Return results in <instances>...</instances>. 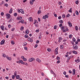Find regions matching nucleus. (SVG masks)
Listing matches in <instances>:
<instances>
[{
	"mask_svg": "<svg viewBox=\"0 0 80 80\" xmlns=\"http://www.w3.org/2000/svg\"><path fill=\"white\" fill-rule=\"evenodd\" d=\"M28 40L30 42H33V39H32L30 38H28Z\"/></svg>",
	"mask_w": 80,
	"mask_h": 80,
	"instance_id": "0eeeda50",
	"label": "nucleus"
},
{
	"mask_svg": "<svg viewBox=\"0 0 80 80\" xmlns=\"http://www.w3.org/2000/svg\"><path fill=\"white\" fill-rule=\"evenodd\" d=\"M72 41H73V42H75L76 41V40H75V38H72Z\"/></svg>",
	"mask_w": 80,
	"mask_h": 80,
	"instance_id": "2f4dec72",
	"label": "nucleus"
},
{
	"mask_svg": "<svg viewBox=\"0 0 80 80\" xmlns=\"http://www.w3.org/2000/svg\"><path fill=\"white\" fill-rule=\"evenodd\" d=\"M75 74V69H74L72 70V75H74Z\"/></svg>",
	"mask_w": 80,
	"mask_h": 80,
	"instance_id": "f8f14e48",
	"label": "nucleus"
},
{
	"mask_svg": "<svg viewBox=\"0 0 80 80\" xmlns=\"http://www.w3.org/2000/svg\"><path fill=\"white\" fill-rule=\"evenodd\" d=\"M20 10L21 11V13L22 14H24V11L22 9H20Z\"/></svg>",
	"mask_w": 80,
	"mask_h": 80,
	"instance_id": "4468645a",
	"label": "nucleus"
},
{
	"mask_svg": "<svg viewBox=\"0 0 80 80\" xmlns=\"http://www.w3.org/2000/svg\"><path fill=\"white\" fill-rule=\"evenodd\" d=\"M6 16L7 19H9L10 18V14L8 13H7L6 14Z\"/></svg>",
	"mask_w": 80,
	"mask_h": 80,
	"instance_id": "20e7f679",
	"label": "nucleus"
},
{
	"mask_svg": "<svg viewBox=\"0 0 80 80\" xmlns=\"http://www.w3.org/2000/svg\"><path fill=\"white\" fill-rule=\"evenodd\" d=\"M12 13V8H11L9 11V13Z\"/></svg>",
	"mask_w": 80,
	"mask_h": 80,
	"instance_id": "cd10ccee",
	"label": "nucleus"
},
{
	"mask_svg": "<svg viewBox=\"0 0 80 80\" xmlns=\"http://www.w3.org/2000/svg\"><path fill=\"white\" fill-rule=\"evenodd\" d=\"M51 73H52V74H54V72H53V71H52V70H51Z\"/></svg>",
	"mask_w": 80,
	"mask_h": 80,
	"instance_id": "8fccbe9b",
	"label": "nucleus"
},
{
	"mask_svg": "<svg viewBox=\"0 0 80 80\" xmlns=\"http://www.w3.org/2000/svg\"><path fill=\"white\" fill-rule=\"evenodd\" d=\"M23 29H24V27H21L20 28V30H21V31H22V30H23Z\"/></svg>",
	"mask_w": 80,
	"mask_h": 80,
	"instance_id": "c756f323",
	"label": "nucleus"
},
{
	"mask_svg": "<svg viewBox=\"0 0 80 80\" xmlns=\"http://www.w3.org/2000/svg\"><path fill=\"white\" fill-rule=\"evenodd\" d=\"M1 15L2 16H3V15H4V13L3 12H1Z\"/></svg>",
	"mask_w": 80,
	"mask_h": 80,
	"instance_id": "49530a36",
	"label": "nucleus"
},
{
	"mask_svg": "<svg viewBox=\"0 0 80 80\" xmlns=\"http://www.w3.org/2000/svg\"><path fill=\"white\" fill-rule=\"evenodd\" d=\"M61 29L63 30V32H66L67 31H68V29L67 28V27H65L64 26H62L61 27Z\"/></svg>",
	"mask_w": 80,
	"mask_h": 80,
	"instance_id": "f257e3e1",
	"label": "nucleus"
},
{
	"mask_svg": "<svg viewBox=\"0 0 80 80\" xmlns=\"http://www.w3.org/2000/svg\"><path fill=\"white\" fill-rule=\"evenodd\" d=\"M36 61H37V62H39V63H40V62H41V60L39 59V58H37L36 59Z\"/></svg>",
	"mask_w": 80,
	"mask_h": 80,
	"instance_id": "a211bd4d",
	"label": "nucleus"
},
{
	"mask_svg": "<svg viewBox=\"0 0 80 80\" xmlns=\"http://www.w3.org/2000/svg\"><path fill=\"white\" fill-rule=\"evenodd\" d=\"M23 61H27V58H24L23 59Z\"/></svg>",
	"mask_w": 80,
	"mask_h": 80,
	"instance_id": "13d9d810",
	"label": "nucleus"
},
{
	"mask_svg": "<svg viewBox=\"0 0 80 80\" xmlns=\"http://www.w3.org/2000/svg\"><path fill=\"white\" fill-rule=\"evenodd\" d=\"M36 43H39V40H37L36 41Z\"/></svg>",
	"mask_w": 80,
	"mask_h": 80,
	"instance_id": "774afa93",
	"label": "nucleus"
},
{
	"mask_svg": "<svg viewBox=\"0 0 80 80\" xmlns=\"http://www.w3.org/2000/svg\"><path fill=\"white\" fill-rule=\"evenodd\" d=\"M16 77L17 79H20V76L19 75H17Z\"/></svg>",
	"mask_w": 80,
	"mask_h": 80,
	"instance_id": "412c9836",
	"label": "nucleus"
},
{
	"mask_svg": "<svg viewBox=\"0 0 80 80\" xmlns=\"http://www.w3.org/2000/svg\"><path fill=\"white\" fill-rule=\"evenodd\" d=\"M57 60H60V57H59L58 56L57 58Z\"/></svg>",
	"mask_w": 80,
	"mask_h": 80,
	"instance_id": "603ef678",
	"label": "nucleus"
},
{
	"mask_svg": "<svg viewBox=\"0 0 80 80\" xmlns=\"http://www.w3.org/2000/svg\"><path fill=\"white\" fill-rule=\"evenodd\" d=\"M58 48H57L55 49L54 51L56 55H57V54L58 53Z\"/></svg>",
	"mask_w": 80,
	"mask_h": 80,
	"instance_id": "7ed1b4c3",
	"label": "nucleus"
},
{
	"mask_svg": "<svg viewBox=\"0 0 80 80\" xmlns=\"http://www.w3.org/2000/svg\"><path fill=\"white\" fill-rule=\"evenodd\" d=\"M66 73H67V72H66L64 71L63 72V74H64V75H66Z\"/></svg>",
	"mask_w": 80,
	"mask_h": 80,
	"instance_id": "052dcab7",
	"label": "nucleus"
},
{
	"mask_svg": "<svg viewBox=\"0 0 80 80\" xmlns=\"http://www.w3.org/2000/svg\"><path fill=\"white\" fill-rule=\"evenodd\" d=\"M70 17V14H68L66 16V17L68 18V17Z\"/></svg>",
	"mask_w": 80,
	"mask_h": 80,
	"instance_id": "4c0bfd02",
	"label": "nucleus"
},
{
	"mask_svg": "<svg viewBox=\"0 0 80 80\" xmlns=\"http://www.w3.org/2000/svg\"><path fill=\"white\" fill-rule=\"evenodd\" d=\"M3 57H4V58H5L6 57V55H5V54H3V55L2 56Z\"/></svg>",
	"mask_w": 80,
	"mask_h": 80,
	"instance_id": "79ce46f5",
	"label": "nucleus"
},
{
	"mask_svg": "<svg viewBox=\"0 0 80 80\" xmlns=\"http://www.w3.org/2000/svg\"><path fill=\"white\" fill-rule=\"evenodd\" d=\"M25 38H28V35H26L24 36Z\"/></svg>",
	"mask_w": 80,
	"mask_h": 80,
	"instance_id": "58836bf2",
	"label": "nucleus"
},
{
	"mask_svg": "<svg viewBox=\"0 0 80 80\" xmlns=\"http://www.w3.org/2000/svg\"><path fill=\"white\" fill-rule=\"evenodd\" d=\"M75 3L76 4H77V5H78L79 3V1H78V0H77L76 1Z\"/></svg>",
	"mask_w": 80,
	"mask_h": 80,
	"instance_id": "7c9ffc66",
	"label": "nucleus"
},
{
	"mask_svg": "<svg viewBox=\"0 0 80 80\" xmlns=\"http://www.w3.org/2000/svg\"><path fill=\"white\" fill-rule=\"evenodd\" d=\"M14 17H17V13H15L14 14Z\"/></svg>",
	"mask_w": 80,
	"mask_h": 80,
	"instance_id": "72a5a7b5",
	"label": "nucleus"
},
{
	"mask_svg": "<svg viewBox=\"0 0 80 80\" xmlns=\"http://www.w3.org/2000/svg\"><path fill=\"white\" fill-rule=\"evenodd\" d=\"M47 50L48 52H50V51H51V49L50 48H48Z\"/></svg>",
	"mask_w": 80,
	"mask_h": 80,
	"instance_id": "bf43d9fd",
	"label": "nucleus"
},
{
	"mask_svg": "<svg viewBox=\"0 0 80 80\" xmlns=\"http://www.w3.org/2000/svg\"><path fill=\"white\" fill-rule=\"evenodd\" d=\"M75 13L77 15H79V13L78 12V11H76Z\"/></svg>",
	"mask_w": 80,
	"mask_h": 80,
	"instance_id": "b1692460",
	"label": "nucleus"
},
{
	"mask_svg": "<svg viewBox=\"0 0 80 80\" xmlns=\"http://www.w3.org/2000/svg\"><path fill=\"white\" fill-rule=\"evenodd\" d=\"M6 58L8 60H11V59L10 57H9L8 56H6Z\"/></svg>",
	"mask_w": 80,
	"mask_h": 80,
	"instance_id": "ddd939ff",
	"label": "nucleus"
},
{
	"mask_svg": "<svg viewBox=\"0 0 80 80\" xmlns=\"http://www.w3.org/2000/svg\"><path fill=\"white\" fill-rule=\"evenodd\" d=\"M41 38H42V36H41V35H40L39 36V40H40V39H41Z\"/></svg>",
	"mask_w": 80,
	"mask_h": 80,
	"instance_id": "ea45409f",
	"label": "nucleus"
},
{
	"mask_svg": "<svg viewBox=\"0 0 80 80\" xmlns=\"http://www.w3.org/2000/svg\"><path fill=\"white\" fill-rule=\"evenodd\" d=\"M2 30H4V26L3 25L1 27Z\"/></svg>",
	"mask_w": 80,
	"mask_h": 80,
	"instance_id": "4be33fe9",
	"label": "nucleus"
},
{
	"mask_svg": "<svg viewBox=\"0 0 80 80\" xmlns=\"http://www.w3.org/2000/svg\"><path fill=\"white\" fill-rule=\"evenodd\" d=\"M72 52L73 53H74V54H75L76 55H77V52L75 51H72Z\"/></svg>",
	"mask_w": 80,
	"mask_h": 80,
	"instance_id": "2eb2a0df",
	"label": "nucleus"
},
{
	"mask_svg": "<svg viewBox=\"0 0 80 80\" xmlns=\"http://www.w3.org/2000/svg\"><path fill=\"white\" fill-rule=\"evenodd\" d=\"M54 29H57V26L55 25L54 26Z\"/></svg>",
	"mask_w": 80,
	"mask_h": 80,
	"instance_id": "a18cd8bd",
	"label": "nucleus"
},
{
	"mask_svg": "<svg viewBox=\"0 0 80 80\" xmlns=\"http://www.w3.org/2000/svg\"><path fill=\"white\" fill-rule=\"evenodd\" d=\"M39 29H38L36 30V32L37 33L38 32H39Z\"/></svg>",
	"mask_w": 80,
	"mask_h": 80,
	"instance_id": "864d4df0",
	"label": "nucleus"
},
{
	"mask_svg": "<svg viewBox=\"0 0 80 80\" xmlns=\"http://www.w3.org/2000/svg\"><path fill=\"white\" fill-rule=\"evenodd\" d=\"M13 20V19H12V18H11L8 21V22H12V20Z\"/></svg>",
	"mask_w": 80,
	"mask_h": 80,
	"instance_id": "f704fd0d",
	"label": "nucleus"
},
{
	"mask_svg": "<svg viewBox=\"0 0 80 80\" xmlns=\"http://www.w3.org/2000/svg\"><path fill=\"white\" fill-rule=\"evenodd\" d=\"M22 17H17V20H22Z\"/></svg>",
	"mask_w": 80,
	"mask_h": 80,
	"instance_id": "9d476101",
	"label": "nucleus"
},
{
	"mask_svg": "<svg viewBox=\"0 0 80 80\" xmlns=\"http://www.w3.org/2000/svg\"><path fill=\"white\" fill-rule=\"evenodd\" d=\"M59 22L60 23L62 24L63 23V21L62 20H61L59 21Z\"/></svg>",
	"mask_w": 80,
	"mask_h": 80,
	"instance_id": "6ab92c4d",
	"label": "nucleus"
},
{
	"mask_svg": "<svg viewBox=\"0 0 80 80\" xmlns=\"http://www.w3.org/2000/svg\"><path fill=\"white\" fill-rule=\"evenodd\" d=\"M17 71H16L15 72H14V75L16 77V76H17Z\"/></svg>",
	"mask_w": 80,
	"mask_h": 80,
	"instance_id": "c03bdc74",
	"label": "nucleus"
},
{
	"mask_svg": "<svg viewBox=\"0 0 80 80\" xmlns=\"http://www.w3.org/2000/svg\"><path fill=\"white\" fill-rule=\"evenodd\" d=\"M29 20L30 22H32L33 21V19L32 17H30L29 18Z\"/></svg>",
	"mask_w": 80,
	"mask_h": 80,
	"instance_id": "dca6fc26",
	"label": "nucleus"
},
{
	"mask_svg": "<svg viewBox=\"0 0 80 80\" xmlns=\"http://www.w3.org/2000/svg\"><path fill=\"white\" fill-rule=\"evenodd\" d=\"M27 43L26 42H24L23 44V46H24V47L27 46Z\"/></svg>",
	"mask_w": 80,
	"mask_h": 80,
	"instance_id": "f3484780",
	"label": "nucleus"
},
{
	"mask_svg": "<svg viewBox=\"0 0 80 80\" xmlns=\"http://www.w3.org/2000/svg\"><path fill=\"white\" fill-rule=\"evenodd\" d=\"M60 63V61L58 60L57 61V63Z\"/></svg>",
	"mask_w": 80,
	"mask_h": 80,
	"instance_id": "6e6d98bb",
	"label": "nucleus"
},
{
	"mask_svg": "<svg viewBox=\"0 0 80 80\" xmlns=\"http://www.w3.org/2000/svg\"><path fill=\"white\" fill-rule=\"evenodd\" d=\"M33 60H35V59L33 58H32L29 59V62H32Z\"/></svg>",
	"mask_w": 80,
	"mask_h": 80,
	"instance_id": "423d86ee",
	"label": "nucleus"
},
{
	"mask_svg": "<svg viewBox=\"0 0 80 80\" xmlns=\"http://www.w3.org/2000/svg\"><path fill=\"white\" fill-rule=\"evenodd\" d=\"M48 18V16L46 14L45 15L43 16L42 17V19H46V18Z\"/></svg>",
	"mask_w": 80,
	"mask_h": 80,
	"instance_id": "39448f33",
	"label": "nucleus"
},
{
	"mask_svg": "<svg viewBox=\"0 0 80 80\" xmlns=\"http://www.w3.org/2000/svg\"><path fill=\"white\" fill-rule=\"evenodd\" d=\"M61 18H62V17H61V16H60L58 17V19H59V20H60V19H61Z\"/></svg>",
	"mask_w": 80,
	"mask_h": 80,
	"instance_id": "0e129e2a",
	"label": "nucleus"
},
{
	"mask_svg": "<svg viewBox=\"0 0 80 80\" xmlns=\"http://www.w3.org/2000/svg\"><path fill=\"white\" fill-rule=\"evenodd\" d=\"M72 9L71 8L69 10H68V12H70V13H72Z\"/></svg>",
	"mask_w": 80,
	"mask_h": 80,
	"instance_id": "393cba45",
	"label": "nucleus"
},
{
	"mask_svg": "<svg viewBox=\"0 0 80 80\" xmlns=\"http://www.w3.org/2000/svg\"><path fill=\"white\" fill-rule=\"evenodd\" d=\"M12 79H14L15 78V76L14 75H13L12 76Z\"/></svg>",
	"mask_w": 80,
	"mask_h": 80,
	"instance_id": "4d7b16f0",
	"label": "nucleus"
},
{
	"mask_svg": "<svg viewBox=\"0 0 80 80\" xmlns=\"http://www.w3.org/2000/svg\"><path fill=\"white\" fill-rule=\"evenodd\" d=\"M68 24H69V27H72V24L70 22H68Z\"/></svg>",
	"mask_w": 80,
	"mask_h": 80,
	"instance_id": "1a4fd4ad",
	"label": "nucleus"
},
{
	"mask_svg": "<svg viewBox=\"0 0 80 80\" xmlns=\"http://www.w3.org/2000/svg\"><path fill=\"white\" fill-rule=\"evenodd\" d=\"M24 48L25 50H28V48H27V47H24Z\"/></svg>",
	"mask_w": 80,
	"mask_h": 80,
	"instance_id": "09e8293b",
	"label": "nucleus"
},
{
	"mask_svg": "<svg viewBox=\"0 0 80 80\" xmlns=\"http://www.w3.org/2000/svg\"><path fill=\"white\" fill-rule=\"evenodd\" d=\"M54 17H57V15L56 14H55L54 15Z\"/></svg>",
	"mask_w": 80,
	"mask_h": 80,
	"instance_id": "338daca9",
	"label": "nucleus"
},
{
	"mask_svg": "<svg viewBox=\"0 0 80 80\" xmlns=\"http://www.w3.org/2000/svg\"><path fill=\"white\" fill-rule=\"evenodd\" d=\"M15 28H13L11 30V31L12 32H13V31H14V30H15Z\"/></svg>",
	"mask_w": 80,
	"mask_h": 80,
	"instance_id": "e2e57ef3",
	"label": "nucleus"
},
{
	"mask_svg": "<svg viewBox=\"0 0 80 80\" xmlns=\"http://www.w3.org/2000/svg\"><path fill=\"white\" fill-rule=\"evenodd\" d=\"M5 43V40H2L0 42L1 45H3Z\"/></svg>",
	"mask_w": 80,
	"mask_h": 80,
	"instance_id": "6e6552de",
	"label": "nucleus"
},
{
	"mask_svg": "<svg viewBox=\"0 0 80 80\" xmlns=\"http://www.w3.org/2000/svg\"><path fill=\"white\" fill-rule=\"evenodd\" d=\"M19 63H21L22 64H23V62L22 60H20L19 61Z\"/></svg>",
	"mask_w": 80,
	"mask_h": 80,
	"instance_id": "a878e982",
	"label": "nucleus"
},
{
	"mask_svg": "<svg viewBox=\"0 0 80 80\" xmlns=\"http://www.w3.org/2000/svg\"><path fill=\"white\" fill-rule=\"evenodd\" d=\"M36 23H38V22H37V20H35V22H34V24H35H35Z\"/></svg>",
	"mask_w": 80,
	"mask_h": 80,
	"instance_id": "5fc2aeb1",
	"label": "nucleus"
},
{
	"mask_svg": "<svg viewBox=\"0 0 80 80\" xmlns=\"http://www.w3.org/2000/svg\"><path fill=\"white\" fill-rule=\"evenodd\" d=\"M73 48L74 49V50H78V47L77 45H73L72 46Z\"/></svg>",
	"mask_w": 80,
	"mask_h": 80,
	"instance_id": "f03ea898",
	"label": "nucleus"
},
{
	"mask_svg": "<svg viewBox=\"0 0 80 80\" xmlns=\"http://www.w3.org/2000/svg\"><path fill=\"white\" fill-rule=\"evenodd\" d=\"M30 4H31V5H33V1H32L31 0L30 1Z\"/></svg>",
	"mask_w": 80,
	"mask_h": 80,
	"instance_id": "bb28decb",
	"label": "nucleus"
},
{
	"mask_svg": "<svg viewBox=\"0 0 80 80\" xmlns=\"http://www.w3.org/2000/svg\"><path fill=\"white\" fill-rule=\"evenodd\" d=\"M63 26V24H60L59 25V27H62V26Z\"/></svg>",
	"mask_w": 80,
	"mask_h": 80,
	"instance_id": "a19ab883",
	"label": "nucleus"
},
{
	"mask_svg": "<svg viewBox=\"0 0 80 80\" xmlns=\"http://www.w3.org/2000/svg\"><path fill=\"white\" fill-rule=\"evenodd\" d=\"M62 18H65V14L63 15L62 16Z\"/></svg>",
	"mask_w": 80,
	"mask_h": 80,
	"instance_id": "680f3d73",
	"label": "nucleus"
},
{
	"mask_svg": "<svg viewBox=\"0 0 80 80\" xmlns=\"http://www.w3.org/2000/svg\"><path fill=\"white\" fill-rule=\"evenodd\" d=\"M58 3L59 5H62V2H59Z\"/></svg>",
	"mask_w": 80,
	"mask_h": 80,
	"instance_id": "3c124183",
	"label": "nucleus"
},
{
	"mask_svg": "<svg viewBox=\"0 0 80 80\" xmlns=\"http://www.w3.org/2000/svg\"><path fill=\"white\" fill-rule=\"evenodd\" d=\"M41 13V11L40 10H38V14H40V13Z\"/></svg>",
	"mask_w": 80,
	"mask_h": 80,
	"instance_id": "e433bc0d",
	"label": "nucleus"
},
{
	"mask_svg": "<svg viewBox=\"0 0 80 80\" xmlns=\"http://www.w3.org/2000/svg\"><path fill=\"white\" fill-rule=\"evenodd\" d=\"M20 23H24V20H22L20 21Z\"/></svg>",
	"mask_w": 80,
	"mask_h": 80,
	"instance_id": "5701e85b",
	"label": "nucleus"
},
{
	"mask_svg": "<svg viewBox=\"0 0 80 80\" xmlns=\"http://www.w3.org/2000/svg\"><path fill=\"white\" fill-rule=\"evenodd\" d=\"M60 48L61 49H63V46L62 45H61L60 46Z\"/></svg>",
	"mask_w": 80,
	"mask_h": 80,
	"instance_id": "473e14b6",
	"label": "nucleus"
},
{
	"mask_svg": "<svg viewBox=\"0 0 80 80\" xmlns=\"http://www.w3.org/2000/svg\"><path fill=\"white\" fill-rule=\"evenodd\" d=\"M26 33L27 35H28V33H29V32L28 31V29H27L26 31Z\"/></svg>",
	"mask_w": 80,
	"mask_h": 80,
	"instance_id": "aec40b11",
	"label": "nucleus"
},
{
	"mask_svg": "<svg viewBox=\"0 0 80 80\" xmlns=\"http://www.w3.org/2000/svg\"><path fill=\"white\" fill-rule=\"evenodd\" d=\"M72 34H70V35L69 36V38H72Z\"/></svg>",
	"mask_w": 80,
	"mask_h": 80,
	"instance_id": "37998d69",
	"label": "nucleus"
},
{
	"mask_svg": "<svg viewBox=\"0 0 80 80\" xmlns=\"http://www.w3.org/2000/svg\"><path fill=\"white\" fill-rule=\"evenodd\" d=\"M75 62H76V63H78V62H80V59H78L77 60L76 59L75 61Z\"/></svg>",
	"mask_w": 80,
	"mask_h": 80,
	"instance_id": "9b49d317",
	"label": "nucleus"
},
{
	"mask_svg": "<svg viewBox=\"0 0 80 80\" xmlns=\"http://www.w3.org/2000/svg\"><path fill=\"white\" fill-rule=\"evenodd\" d=\"M75 29L76 30L78 31V26H76L75 27Z\"/></svg>",
	"mask_w": 80,
	"mask_h": 80,
	"instance_id": "c85d7f7f",
	"label": "nucleus"
},
{
	"mask_svg": "<svg viewBox=\"0 0 80 80\" xmlns=\"http://www.w3.org/2000/svg\"><path fill=\"white\" fill-rule=\"evenodd\" d=\"M11 43L12 45H13V44H14V41H12L11 42Z\"/></svg>",
	"mask_w": 80,
	"mask_h": 80,
	"instance_id": "de8ad7c7",
	"label": "nucleus"
},
{
	"mask_svg": "<svg viewBox=\"0 0 80 80\" xmlns=\"http://www.w3.org/2000/svg\"><path fill=\"white\" fill-rule=\"evenodd\" d=\"M4 6H6V7H8V5L7 3H5L4 4Z\"/></svg>",
	"mask_w": 80,
	"mask_h": 80,
	"instance_id": "c9c22d12",
	"label": "nucleus"
},
{
	"mask_svg": "<svg viewBox=\"0 0 80 80\" xmlns=\"http://www.w3.org/2000/svg\"><path fill=\"white\" fill-rule=\"evenodd\" d=\"M38 47V44H36L35 46L34 47L35 48H37Z\"/></svg>",
	"mask_w": 80,
	"mask_h": 80,
	"instance_id": "69168bd1",
	"label": "nucleus"
}]
</instances>
